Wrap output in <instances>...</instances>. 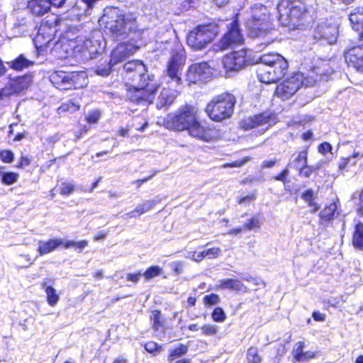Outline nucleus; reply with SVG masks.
Wrapping results in <instances>:
<instances>
[{"label":"nucleus","instance_id":"obj_51","mask_svg":"<svg viewBox=\"0 0 363 363\" xmlns=\"http://www.w3.org/2000/svg\"><path fill=\"white\" fill-rule=\"evenodd\" d=\"M289 174V170L288 167L284 168L279 174L273 176V179L276 181H279L283 184L287 182V177Z\"/></svg>","mask_w":363,"mask_h":363},{"label":"nucleus","instance_id":"obj_11","mask_svg":"<svg viewBox=\"0 0 363 363\" xmlns=\"http://www.w3.org/2000/svg\"><path fill=\"white\" fill-rule=\"evenodd\" d=\"M223 66L226 72L238 71L253 64L245 49L232 52L223 57Z\"/></svg>","mask_w":363,"mask_h":363},{"label":"nucleus","instance_id":"obj_29","mask_svg":"<svg viewBox=\"0 0 363 363\" xmlns=\"http://www.w3.org/2000/svg\"><path fill=\"white\" fill-rule=\"evenodd\" d=\"M283 56L277 52H267L260 55L259 66L271 67Z\"/></svg>","mask_w":363,"mask_h":363},{"label":"nucleus","instance_id":"obj_50","mask_svg":"<svg viewBox=\"0 0 363 363\" xmlns=\"http://www.w3.org/2000/svg\"><path fill=\"white\" fill-rule=\"evenodd\" d=\"M220 300L219 296L215 294L206 295L203 297L204 303L208 306L216 305L220 302Z\"/></svg>","mask_w":363,"mask_h":363},{"label":"nucleus","instance_id":"obj_4","mask_svg":"<svg viewBox=\"0 0 363 363\" xmlns=\"http://www.w3.org/2000/svg\"><path fill=\"white\" fill-rule=\"evenodd\" d=\"M352 29L357 33L359 42L349 48L344 54L348 67L363 74V6L356 8L350 15Z\"/></svg>","mask_w":363,"mask_h":363},{"label":"nucleus","instance_id":"obj_45","mask_svg":"<svg viewBox=\"0 0 363 363\" xmlns=\"http://www.w3.org/2000/svg\"><path fill=\"white\" fill-rule=\"evenodd\" d=\"M250 160V157L249 156H245L241 159L236 160L235 161L225 163L223 167L225 168L227 167H240L243 166L245 163Z\"/></svg>","mask_w":363,"mask_h":363},{"label":"nucleus","instance_id":"obj_53","mask_svg":"<svg viewBox=\"0 0 363 363\" xmlns=\"http://www.w3.org/2000/svg\"><path fill=\"white\" fill-rule=\"evenodd\" d=\"M333 150L332 145L328 142H323L318 146V151L319 153L325 155L327 153L331 152Z\"/></svg>","mask_w":363,"mask_h":363},{"label":"nucleus","instance_id":"obj_41","mask_svg":"<svg viewBox=\"0 0 363 363\" xmlns=\"http://www.w3.org/2000/svg\"><path fill=\"white\" fill-rule=\"evenodd\" d=\"M257 195V194L256 190H253L249 192L247 195L238 197L236 201L239 205L246 204L255 201Z\"/></svg>","mask_w":363,"mask_h":363},{"label":"nucleus","instance_id":"obj_17","mask_svg":"<svg viewBox=\"0 0 363 363\" xmlns=\"http://www.w3.org/2000/svg\"><path fill=\"white\" fill-rule=\"evenodd\" d=\"M140 47L130 42L119 43L111 51V60L117 64L135 53Z\"/></svg>","mask_w":363,"mask_h":363},{"label":"nucleus","instance_id":"obj_57","mask_svg":"<svg viewBox=\"0 0 363 363\" xmlns=\"http://www.w3.org/2000/svg\"><path fill=\"white\" fill-rule=\"evenodd\" d=\"M260 219L257 216H252L245 224V227H259Z\"/></svg>","mask_w":363,"mask_h":363},{"label":"nucleus","instance_id":"obj_54","mask_svg":"<svg viewBox=\"0 0 363 363\" xmlns=\"http://www.w3.org/2000/svg\"><path fill=\"white\" fill-rule=\"evenodd\" d=\"M31 164V158L26 155H21L18 158V162L16 164V167L18 169H24Z\"/></svg>","mask_w":363,"mask_h":363},{"label":"nucleus","instance_id":"obj_39","mask_svg":"<svg viewBox=\"0 0 363 363\" xmlns=\"http://www.w3.org/2000/svg\"><path fill=\"white\" fill-rule=\"evenodd\" d=\"M88 245V242L86 240H80V241H74V240H64V247L67 249L71 247H74L76 250H78L79 252H82L83 249H84Z\"/></svg>","mask_w":363,"mask_h":363},{"label":"nucleus","instance_id":"obj_1","mask_svg":"<svg viewBox=\"0 0 363 363\" xmlns=\"http://www.w3.org/2000/svg\"><path fill=\"white\" fill-rule=\"evenodd\" d=\"M123 69L128 99L135 104H152L160 84L153 75L147 74L144 62L139 60H130L124 64Z\"/></svg>","mask_w":363,"mask_h":363},{"label":"nucleus","instance_id":"obj_3","mask_svg":"<svg viewBox=\"0 0 363 363\" xmlns=\"http://www.w3.org/2000/svg\"><path fill=\"white\" fill-rule=\"evenodd\" d=\"M104 27L115 37H128L130 34L143 33L137 16L132 12L121 13L116 8L106 10L101 17Z\"/></svg>","mask_w":363,"mask_h":363},{"label":"nucleus","instance_id":"obj_13","mask_svg":"<svg viewBox=\"0 0 363 363\" xmlns=\"http://www.w3.org/2000/svg\"><path fill=\"white\" fill-rule=\"evenodd\" d=\"M249 35L252 38L266 36L271 30L269 17L266 13L253 14L246 23Z\"/></svg>","mask_w":363,"mask_h":363},{"label":"nucleus","instance_id":"obj_7","mask_svg":"<svg viewBox=\"0 0 363 363\" xmlns=\"http://www.w3.org/2000/svg\"><path fill=\"white\" fill-rule=\"evenodd\" d=\"M198 112L195 106L186 104L175 112L167 115L163 121L164 126L177 132L188 131Z\"/></svg>","mask_w":363,"mask_h":363},{"label":"nucleus","instance_id":"obj_26","mask_svg":"<svg viewBox=\"0 0 363 363\" xmlns=\"http://www.w3.org/2000/svg\"><path fill=\"white\" fill-rule=\"evenodd\" d=\"M61 21V18L60 16L56 15L55 13H50L45 16L41 21L38 34H40V31L45 30L46 28L52 29L57 26H59Z\"/></svg>","mask_w":363,"mask_h":363},{"label":"nucleus","instance_id":"obj_23","mask_svg":"<svg viewBox=\"0 0 363 363\" xmlns=\"http://www.w3.org/2000/svg\"><path fill=\"white\" fill-rule=\"evenodd\" d=\"M62 245L64 246V239L62 238L50 239L48 241H40L38 251L40 255H43L54 251Z\"/></svg>","mask_w":363,"mask_h":363},{"label":"nucleus","instance_id":"obj_16","mask_svg":"<svg viewBox=\"0 0 363 363\" xmlns=\"http://www.w3.org/2000/svg\"><path fill=\"white\" fill-rule=\"evenodd\" d=\"M211 66L208 62H201L191 64L186 72V80L189 84H196L205 79L210 73Z\"/></svg>","mask_w":363,"mask_h":363},{"label":"nucleus","instance_id":"obj_24","mask_svg":"<svg viewBox=\"0 0 363 363\" xmlns=\"http://www.w3.org/2000/svg\"><path fill=\"white\" fill-rule=\"evenodd\" d=\"M304 342L299 341L296 342L293 348L292 354L294 359L298 362H304L314 357L315 354L313 352H304Z\"/></svg>","mask_w":363,"mask_h":363},{"label":"nucleus","instance_id":"obj_64","mask_svg":"<svg viewBox=\"0 0 363 363\" xmlns=\"http://www.w3.org/2000/svg\"><path fill=\"white\" fill-rule=\"evenodd\" d=\"M313 318L316 321H324L325 315L320 313L319 311H314L313 313Z\"/></svg>","mask_w":363,"mask_h":363},{"label":"nucleus","instance_id":"obj_5","mask_svg":"<svg viewBox=\"0 0 363 363\" xmlns=\"http://www.w3.org/2000/svg\"><path fill=\"white\" fill-rule=\"evenodd\" d=\"M237 99L230 91H224L213 96L207 103L205 112L214 122H222L233 116Z\"/></svg>","mask_w":363,"mask_h":363},{"label":"nucleus","instance_id":"obj_8","mask_svg":"<svg viewBox=\"0 0 363 363\" xmlns=\"http://www.w3.org/2000/svg\"><path fill=\"white\" fill-rule=\"evenodd\" d=\"M50 80L60 90L81 89L85 84L84 76L77 72L55 71L51 74Z\"/></svg>","mask_w":363,"mask_h":363},{"label":"nucleus","instance_id":"obj_44","mask_svg":"<svg viewBox=\"0 0 363 363\" xmlns=\"http://www.w3.org/2000/svg\"><path fill=\"white\" fill-rule=\"evenodd\" d=\"M101 117V112L98 109L92 110L86 116L85 121L89 124L96 123Z\"/></svg>","mask_w":363,"mask_h":363},{"label":"nucleus","instance_id":"obj_37","mask_svg":"<svg viewBox=\"0 0 363 363\" xmlns=\"http://www.w3.org/2000/svg\"><path fill=\"white\" fill-rule=\"evenodd\" d=\"M262 357L259 354L258 349L255 347H250L246 353L247 363H261Z\"/></svg>","mask_w":363,"mask_h":363},{"label":"nucleus","instance_id":"obj_36","mask_svg":"<svg viewBox=\"0 0 363 363\" xmlns=\"http://www.w3.org/2000/svg\"><path fill=\"white\" fill-rule=\"evenodd\" d=\"M19 174L15 172H3L1 177V183L6 186H10L18 180Z\"/></svg>","mask_w":363,"mask_h":363},{"label":"nucleus","instance_id":"obj_35","mask_svg":"<svg viewBox=\"0 0 363 363\" xmlns=\"http://www.w3.org/2000/svg\"><path fill=\"white\" fill-rule=\"evenodd\" d=\"M320 169L319 165H308L307 163L300 167L298 169V174L301 177L309 178L313 174H316Z\"/></svg>","mask_w":363,"mask_h":363},{"label":"nucleus","instance_id":"obj_59","mask_svg":"<svg viewBox=\"0 0 363 363\" xmlns=\"http://www.w3.org/2000/svg\"><path fill=\"white\" fill-rule=\"evenodd\" d=\"M357 214L363 218V190L359 193V205L357 208Z\"/></svg>","mask_w":363,"mask_h":363},{"label":"nucleus","instance_id":"obj_40","mask_svg":"<svg viewBox=\"0 0 363 363\" xmlns=\"http://www.w3.org/2000/svg\"><path fill=\"white\" fill-rule=\"evenodd\" d=\"M352 243L356 248L363 250V228H355Z\"/></svg>","mask_w":363,"mask_h":363},{"label":"nucleus","instance_id":"obj_14","mask_svg":"<svg viewBox=\"0 0 363 363\" xmlns=\"http://www.w3.org/2000/svg\"><path fill=\"white\" fill-rule=\"evenodd\" d=\"M186 56L179 51H173L166 65V74L177 84L182 82L181 72L185 65Z\"/></svg>","mask_w":363,"mask_h":363},{"label":"nucleus","instance_id":"obj_22","mask_svg":"<svg viewBox=\"0 0 363 363\" xmlns=\"http://www.w3.org/2000/svg\"><path fill=\"white\" fill-rule=\"evenodd\" d=\"M218 288L219 289H228L236 291L246 292L247 288L239 279H224L218 281Z\"/></svg>","mask_w":363,"mask_h":363},{"label":"nucleus","instance_id":"obj_25","mask_svg":"<svg viewBox=\"0 0 363 363\" xmlns=\"http://www.w3.org/2000/svg\"><path fill=\"white\" fill-rule=\"evenodd\" d=\"M156 205L154 200H147L141 204L137 206L133 210L130 211L128 215L130 218H137L153 209Z\"/></svg>","mask_w":363,"mask_h":363},{"label":"nucleus","instance_id":"obj_55","mask_svg":"<svg viewBox=\"0 0 363 363\" xmlns=\"http://www.w3.org/2000/svg\"><path fill=\"white\" fill-rule=\"evenodd\" d=\"M203 256L209 259L217 257L220 253V249L218 247H213L203 251Z\"/></svg>","mask_w":363,"mask_h":363},{"label":"nucleus","instance_id":"obj_63","mask_svg":"<svg viewBox=\"0 0 363 363\" xmlns=\"http://www.w3.org/2000/svg\"><path fill=\"white\" fill-rule=\"evenodd\" d=\"M141 275L142 274L140 272L135 274H128L127 275V279L130 281L137 283L140 280Z\"/></svg>","mask_w":363,"mask_h":363},{"label":"nucleus","instance_id":"obj_49","mask_svg":"<svg viewBox=\"0 0 363 363\" xmlns=\"http://www.w3.org/2000/svg\"><path fill=\"white\" fill-rule=\"evenodd\" d=\"M150 318L152 321V327L155 330H158L162 327V323L160 321L161 313L159 311H152Z\"/></svg>","mask_w":363,"mask_h":363},{"label":"nucleus","instance_id":"obj_34","mask_svg":"<svg viewBox=\"0 0 363 363\" xmlns=\"http://www.w3.org/2000/svg\"><path fill=\"white\" fill-rule=\"evenodd\" d=\"M188 352V347L184 345H180L179 347H175L170 351L168 356L167 361L169 363H173L177 359H180L182 356L185 355Z\"/></svg>","mask_w":363,"mask_h":363},{"label":"nucleus","instance_id":"obj_42","mask_svg":"<svg viewBox=\"0 0 363 363\" xmlns=\"http://www.w3.org/2000/svg\"><path fill=\"white\" fill-rule=\"evenodd\" d=\"M162 271V268L159 266H152L143 273V276L146 279L149 280L160 275Z\"/></svg>","mask_w":363,"mask_h":363},{"label":"nucleus","instance_id":"obj_2","mask_svg":"<svg viewBox=\"0 0 363 363\" xmlns=\"http://www.w3.org/2000/svg\"><path fill=\"white\" fill-rule=\"evenodd\" d=\"M278 11L279 23L293 29L301 28L313 21V9L304 0H281Z\"/></svg>","mask_w":363,"mask_h":363},{"label":"nucleus","instance_id":"obj_47","mask_svg":"<svg viewBox=\"0 0 363 363\" xmlns=\"http://www.w3.org/2000/svg\"><path fill=\"white\" fill-rule=\"evenodd\" d=\"M75 189L74 184L69 182H62L60 188V194L62 196H69Z\"/></svg>","mask_w":363,"mask_h":363},{"label":"nucleus","instance_id":"obj_52","mask_svg":"<svg viewBox=\"0 0 363 363\" xmlns=\"http://www.w3.org/2000/svg\"><path fill=\"white\" fill-rule=\"evenodd\" d=\"M201 329L202 334L207 336L214 335L218 330L216 325L211 324L205 325Z\"/></svg>","mask_w":363,"mask_h":363},{"label":"nucleus","instance_id":"obj_60","mask_svg":"<svg viewBox=\"0 0 363 363\" xmlns=\"http://www.w3.org/2000/svg\"><path fill=\"white\" fill-rule=\"evenodd\" d=\"M129 132H130L129 126L120 127L118 128V130H117L118 135L123 138L128 136Z\"/></svg>","mask_w":363,"mask_h":363},{"label":"nucleus","instance_id":"obj_10","mask_svg":"<svg viewBox=\"0 0 363 363\" xmlns=\"http://www.w3.org/2000/svg\"><path fill=\"white\" fill-rule=\"evenodd\" d=\"M82 41V35L80 30L76 27L69 26L60 37L55 44V49H62L66 55H62L61 57L65 58L79 46V43Z\"/></svg>","mask_w":363,"mask_h":363},{"label":"nucleus","instance_id":"obj_62","mask_svg":"<svg viewBox=\"0 0 363 363\" xmlns=\"http://www.w3.org/2000/svg\"><path fill=\"white\" fill-rule=\"evenodd\" d=\"M277 162V160L276 159L264 160L262 162L261 167L262 168H271V167H274Z\"/></svg>","mask_w":363,"mask_h":363},{"label":"nucleus","instance_id":"obj_28","mask_svg":"<svg viewBox=\"0 0 363 363\" xmlns=\"http://www.w3.org/2000/svg\"><path fill=\"white\" fill-rule=\"evenodd\" d=\"M270 67L274 72H276V75L279 78V79H281L287 74L289 63L288 61L282 57Z\"/></svg>","mask_w":363,"mask_h":363},{"label":"nucleus","instance_id":"obj_27","mask_svg":"<svg viewBox=\"0 0 363 363\" xmlns=\"http://www.w3.org/2000/svg\"><path fill=\"white\" fill-rule=\"evenodd\" d=\"M9 67L15 71L20 72L31 66L33 62L27 60L23 55H20L14 60L8 62Z\"/></svg>","mask_w":363,"mask_h":363},{"label":"nucleus","instance_id":"obj_31","mask_svg":"<svg viewBox=\"0 0 363 363\" xmlns=\"http://www.w3.org/2000/svg\"><path fill=\"white\" fill-rule=\"evenodd\" d=\"M175 94L171 90L162 89L158 97V101L162 106H169L175 99Z\"/></svg>","mask_w":363,"mask_h":363},{"label":"nucleus","instance_id":"obj_30","mask_svg":"<svg viewBox=\"0 0 363 363\" xmlns=\"http://www.w3.org/2000/svg\"><path fill=\"white\" fill-rule=\"evenodd\" d=\"M308 147H306L302 150L298 151L296 156L293 160L291 164L296 169H298L300 167L308 163Z\"/></svg>","mask_w":363,"mask_h":363},{"label":"nucleus","instance_id":"obj_21","mask_svg":"<svg viewBox=\"0 0 363 363\" xmlns=\"http://www.w3.org/2000/svg\"><path fill=\"white\" fill-rule=\"evenodd\" d=\"M27 7L36 16H43L50 9L48 0H29Z\"/></svg>","mask_w":363,"mask_h":363},{"label":"nucleus","instance_id":"obj_20","mask_svg":"<svg viewBox=\"0 0 363 363\" xmlns=\"http://www.w3.org/2000/svg\"><path fill=\"white\" fill-rule=\"evenodd\" d=\"M256 72L259 81L264 84H273L280 80L270 67L259 66Z\"/></svg>","mask_w":363,"mask_h":363},{"label":"nucleus","instance_id":"obj_19","mask_svg":"<svg viewBox=\"0 0 363 363\" xmlns=\"http://www.w3.org/2000/svg\"><path fill=\"white\" fill-rule=\"evenodd\" d=\"M32 82V77L24 74L15 77L9 84V88L13 94H20L28 89Z\"/></svg>","mask_w":363,"mask_h":363},{"label":"nucleus","instance_id":"obj_48","mask_svg":"<svg viewBox=\"0 0 363 363\" xmlns=\"http://www.w3.org/2000/svg\"><path fill=\"white\" fill-rule=\"evenodd\" d=\"M0 159L4 163H11L14 160V155L10 150L0 151Z\"/></svg>","mask_w":363,"mask_h":363},{"label":"nucleus","instance_id":"obj_32","mask_svg":"<svg viewBox=\"0 0 363 363\" xmlns=\"http://www.w3.org/2000/svg\"><path fill=\"white\" fill-rule=\"evenodd\" d=\"M80 109V105L72 101H68L62 103L57 108V112L59 115H65L66 113H73Z\"/></svg>","mask_w":363,"mask_h":363},{"label":"nucleus","instance_id":"obj_12","mask_svg":"<svg viewBox=\"0 0 363 363\" xmlns=\"http://www.w3.org/2000/svg\"><path fill=\"white\" fill-rule=\"evenodd\" d=\"M187 132L189 135L206 143L213 141L218 137V131L214 126L206 125L200 121L199 113Z\"/></svg>","mask_w":363,"mask_h":363},{"label":"nucleus","instance_id":"obj_46","mask_svg":"<svg viewBox=\"0 0 363 363\" xmlns=\"http://www.w3.org/2000/svg\"><path fill=\"white\" fill-rule=\"evenodd\" d=\"M301 198L307 202L308 206H315V203L314 202L315 196L312 189H309L303 192Z\"/></svg>","mask_w":363,"mask_h":363},{"label":"nucleus","instance_id":"obj_58","mask_svg":"<svg viewBox=\"0 0 363 363\" xmlns=\"http://www.w3.org/2000/svg\"><path fill=\"white\" fill-rule=\"evenodd\" d=\"M145 349L149 353H153L157 350V344L155 342H148L145 345Z\"/></svg>","mask_w":363,"mask_h":363},{"label":"nucleus","instance_id":"obj_61","mask_svg":"<svg viewBox=\"0 0 363 363\" xmlns=\"http://www.w3.org/2000/svg\"><path fill=\"white\" fill-rule=\"evenodd\" d=\"M172 265L175 274L179 275L182 273L183 264L182 262H174Z\"/></svg>","mask_w":363,"mask_h":363},{"label":"nucleus","instance_id":"obj_33","mask_svg":"<svg viewBox=\"0 0 363 363\" xmlns=\"http://www.w3.org/2000/svg\"><path fill=\"white\" fill-rule=\"evenodd\" d=\"M337 210V206L335 202L326 205L320 212V218L325 221H330L335 218V213Z\"/></svg>","mask_w":363,"mask_h":363},{"label":"nucleus","instance_id":"obj_43","mask_svg":"<svg viewBox=\"0 0 363 363\" xmlns=\"http://www.w3.org/2000/svg\"><path fill=\"white\" fill-rule=\"evenodd\" d=\"M212 318L216 322L223 323L226 319V315L222 308L216 307L212 313Z\"/></svg>","mask_w":363,"mask_h":363},{"label":"nucleus","instance_id":"obj_6","mask_svg":"<svg viewBox=\"0 0 363 363\" xmlns=\"http://www.w3.org/2000/svg\"><path fill=\"white\" fill-rule=\"evenodd\" d=\"M220 33L218 23L209 22L195 26L188 34L186 43L194 50H201Z\"/></svg>","mask_w":363,"mask_h":363},{"label":"nucleus","instance_id":"obj_18","mask_svg":"<svg viewBox=\"0 0 363 363\" xmlns=\"http://www.w3.org/2000/svg\"><path fill=\"white\" fill-rule=\"evenodd\" d=\"M272 114L262 112L243 119L241 126L244 130H251L268 124L272 120Z\"/></svg>","mask_w":363,"mask_h":363},{"label":"nucleus","instance_id":"obj_15","mask_svg":"<svg viewBox=\"0 0 363 363\" xmlns=\"http://www.w3.org/2000/svg\"><path fill=\"white\" fill-rule=\"evenodd\" d=\"M302 85L301 81L297 76H291L277 84L274 90V96L283 101L287 100L292 97Z\"/></svg>","mask_w":363,"mask_h":363},{"label":"nucleus","instance_id":"obj_38","mask_svg":"<svg viewBox=\"0 0 363 363\" xmlns=\"http://www.w3.org/2000/svg\"><path fill=\"white\" fill-rule=\"evenodd\" d=\"M45 293L47 295V301L50 306H55L59 301V295L52 286H46Z\"/></svg>","mask_w":363,"mask_h":363},{"label":"nucleus","instance_id":"obj_9","mask_svg":"<svg viewBox=\"0 0 363 363\" xmlns=\"http://www.w3.org/2000/svg\"><path fill=\"white\" fill-rule=\"evenodd\" d=\"M244 35L240 26L238 14L236 13L232 21L227 26V30L219 40L221 50H228L243 45Z\"/></svg>","mask_w":363,"mask_h":363},{"label":"nucleus","instance_id":"obj_56","mask_svg":"<svg viewBox=\"0 0 363 363\" xmlns=\"http://www.w3.org/2000/svg\"><path fill=\"white\" fill-rule=\"evenodd\" d=\"M187 258H189L196 262H201L204 258L203 252H189L186 256Z\"/></svg>","mask_w":363,"mask_h":363}]
</instances>
